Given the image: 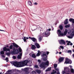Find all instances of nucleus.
Returning <instances> with one entry per match:
<instances>
[{"label": "nucleus", "instance_id": "1", "mask_svg": "<svg viewBox=\"0 0 74 74\" xmlns=\"http://www.w3.org/2000/svg\"><path fill=\"white\" fill-rule=\"evenodd\" d=\"M29 62L27 60L20 62L12 61L10 62V63L16 67H22L25 66H26Z\"/></svg>", "mask_w": 74, "mask_h": 74}, {"label": "nucleus", "instance_id": "2", "mask_svg": "<svg viewBox=\"0 0 74 74\" xmlns=\"http://www.w3.org/2000/svg\"><path fill=\"white\" fill-rule=\"evenodd\" d=\"M51 29H47L46 32H44L42 34L43 36L46 37H48V36L50 35V34H51L49 31H51Z\"/></svg>", "mask_w": 74, "mask_h": 74}, {"label": "nucleus", "instance_id": "3", "mask_svg": "<svg viewBox=\"0 0 74 74\" xmlns=\"http://www.w3.org/2000/svg\"><path fill=\"white\" fill-rule=\"evenodd\" d=\"M12 44L14 47L13 49V51H15L16 54H18V53H19V51H18V50L17 49L15 50V48H17L19 47V46L17 44H16V43H13Z\"/></svg>", "mask_w": 74, "mask_h": 74}, {"label": "nucleus", "instance_id": "4", "mask_svg": "<svg viewBox=\"0 0 74 74\" xmlns=\"http://www.w3.org/2000/svg\"><path fill=\"white\" fill-rule=\"evenodd\" d=\"M57 34L58 37H62L64 36V34L62 33V31L60 29L57 30Z\"/></svg>", "mask_w": 74, "mask_h": 74}, {"label": "nucleus", "instance_id": "5", "mask_svg": "<svg viewBox=\"0 0 74 74\" xmlns=\"http://www.w3.org/2000/svg\"><path fill=\"white\" fill-rule=\"evenodd\" d=\"M64 71H65L66 73H70V69L68 67H65L64 69Z\"/></svg>", "mask_w": 74, "mask_h": 74}, {"label": "nucleus", "instance_id": "6", "mask_svg": "<svg viewBox=\"0 0 74 74\" xmlns=\"http://www.w3.org/2000/svg\"><path fill=\"white\" fill-rule=\"evenodd\" d=\"M45 63L44 62H42L40 65V67L41 68H44V69H45Z\"/></svg>", "mask_w": 74, "mask_h": 74}, {"label": "nucleus", "instance_id": "7", "mask_svg": "<svg viewBox=\"0 0 74 74\" xmlns=\"http://www.w3.org/2000/svg\"><path fill=\"white\" fill-rule=\"evenodd\" d=\"M29 38L31 39V40H32L33 42H37V39H36L34 37L32 38L29 37Z\"/></svg>", "mask_w": 74, "mask_h": 74}, {"label": "nucleus", "instance_id": "8", "mask_svg": "<svg viewBox=\"0 0 74 74\" xmlns=\"http://www.w3.org/2000/svg\"><path fill=\"white\" fill-rule=\"evenodd\" d=\"M59 43L61 45H63V44L65 45V44H66V42L64 41V40H61L59 42Z\"/></svg>", "mask_w": 74, "mask_h": 74}, {"label": "nucleus", "instance_id": "9", "mask_svg": "<svg viewBox=\"0 0 74 74\" xmlns=\"http://www.w3.org/2000/svg\"><path fill=\"white\" fill-rule=\"evenodd\" d=\"M3 51L4 52H5V51H10V49L8 48L7 49L6 47H4L3 48Z\"/></svg>", "mask_w": 74, "mask_h": 74}, {"label": "nucleus", "instance_id": "10", "mask_svg": "<svg viewBox=\"0 0 74 74\" xmlns=\"http://www.w3.org/2000/svg\"><path fill=\"white\" fill-rule=\"evenodd\" d=\"M64 60V57H60L58 59V61L60 63L61 62Z\"/></svg>", "mask_w": 74, "mask_h": 74}, {"label": "nucleus", "instance_id": "11", "mask_svg": "<svg viewBox=\"0 0 74 74\" xmlns=\"http://www.w3.org/2000/svg\"><path fill=\"white\" fill-rule=\"evenodd\" d=\"M42 36L44 37L42 34H41V35H40L38 36V37H39V41H41L42 40Z\"/></svg>", "mask_w": 74, "mask_h": 74}, {"label": "nucleus", "instance_id": "12", "mask_svg": "<svg viewBox=\"0 0 74 74\" xmlns=\"http://www.w3.org/2000/svg\"><path fill=\"white\" fill-rule=\"evenodd\" d=\"M34 45L36 46V47L38 49L40 48V45L37 43H35Z\"/></svg>", "mask_w": 74, "mask_h": 74}, {"label": "nucleus", "instance_id": "13", "mask_svg": "<svg viewBox=\"0 0 74 74\" xmlns=\"http://www.w3.org/2000/svg\"><path fill=\"white\" fill-rule=\"evenodd\" d=\"M68 32V30L67 29H65L64 32V36H66V34H67V32Z\"/></svg>", "mask_w": 74, "mask_h": 74}, {"label": "nucleus", "instance_id": "14", "mask_svg": "<svg viewBox=\"0 0 74 74\" xmlns=\"http://www.w3.org/2000/svg\"><path fill=\"white\" fill-rule=\"evenodd\" d=\"M27 3L28 5H30V6H32V1H28Z\"/></svg>", "mask_w": 74, "mask_h": 74}, {"label": "nucleus", "instance_id": "15", "mask_svg": "<svg viewBox=\"0 0 74 74\" xmlns=\"http://www.w3.org/2000/svg\"><path fill=\"white\" fill-rule=\"evenodd\" d=\"M69 21L70 22H72L73 23H74V19L70 18L69 19Z\"/></svg>", "mask_w": 74, "mask_h": 74}, {"label": "nucleus", "instance_id": "16", "mask_svg": "<svg viewBox=\"0 0 74 74\" xmlns=\"http://www.w3.org/2000/svg\"><path fill=\"white\" fill-rule=\"evenodd\" d=\"M69 23H68V19L66 18L64 21V24L65 25H67Z\"/></svg>", "mask_w": 74, "mask_h": 74}, {"label": "nucleus", "instance_id": "17", "mask_svg": "<svg viewBox=\"0 0 74 74\" xmlns=\"http://www.w3.org/2000/svg\"><path fill=\"white\" fill-rule=\"evenodd\" d=\"M24 71H25L26 73H29L28 72V69L27 68H26L24 69Z\"/></svg>", "mask_w": 74, "mask_h": 74}, {"label": "nucleus", "instance_id": "18", "mask_svg": "<svg viewBox=\"0 0 74 74\" xmlns=\"http://www.w3.org/2000/svg\"><path fill=\"white\" fill-rule=\"evenodd\" d=\"M32 49H36V47L35 46V45H32Z\"/></svg>", "mask_w": 74, "mask_h": 74}, {"label": "nucleus", "instance_id": "19", "mask_svg": "<svg viewBox=\"0 0 74 74\" xmlns=\"http://www.w3.org/2000/svg\"><path fill=\"white\" fill-rule=\"evenodd\" d=\"M59 27L61 30H63V26H62V25H59Z\"/></svg>", "mask_w": 74, "mask_h": 74}, {"label": "nucleus", "instance_id": "20", "mask_svg": "<svg viewBox=\"0 0 74 74\" xmlns=\"http://www.w3.org/2000/svg\"><path fill=\"white\" fill-rule=\"evenodd\" d=\"M66 42L67 43V45H70V44L71 43V42L70 41H68V40H66ZM67 42H68L67 43Z\"/></svg>", "mask_w": 74, "mask_h": 74}, {"label": "nucleus", "instance_id": "21", "mask_svg": "<svg viewBox=\"0 0 74 74\" xmlns=\"http://www.w3.org/2000/svg\"><path fill=\"white\" fill-rule=\"evenodd\" d=\"M51 67H50V68H48V69H46L45 71H51Z\"/></svg>", "mask_w": 74, "mask_h": 74}, {"label": "nucleus", "instance_id": "22", "mask_svg": "<svg viewBox=\"0 0 74 74\" xmlns=\"http://www.w3.org/2000/svg\"><path fill=\"white\" fill-rule=\"evenodd\" d=\"M45 65H47V66H48V64H49V61L48 60L46 62H45Z\"/></svg>", "mask_w": 74, "mask_h": 74}, {"label": "nucleus", "instance_id": "23", "mask_svg": "<svg viewBox=\"0 0 74 74\" xmlns=\"http://www.w3.org/2000/svg\"><path fill=\"white\" fill-rule=\"evenodd\" d=\"M32 58H36V55H35V54L33 53L32 54Z\"/></svg>", "mask_w": 74, "mask_h": 74}, {"label": "nucleus", "instance_id": "24", "mask_svg": "<svg viewBox=\"0 0 74 74\" xmlns=\"http://www.w3.org/2000/svg\"><path fill=\"white\" fill-rule=\"evenodd\" d=\"M47 57H45L43 59V61H44L45 62V61H46V60H47Z\"/></svg>", "mask_w": 74, "mask_h": 74}, {"label": "nucleus", "instance_id": "25", "mask_svg": "<svg viewBox=\"0 0 74 74\" xmlns=\"http://www.w3.org/2000/svg\"><path fill=\"white\" fill-rule=\"evenodd\" d=\"M67 63H68V64H71L72 63V61H71V60H69L68 61Z\"/></svg>", "mask_w": 74, "mask_h": 74}, {"label": "nucleus", "instance_id": "26", "mask_svg": "<svg viewBox=\"0 0 74 74\" xmlns=\"http://www.w3.org/2000/svg\"><path fill=\"white\" fill-rule=\"evenodd\" d=\"M13 46H13L12 45H10V46L9 47V48L10 49H12L13 48Z\"/></svg>", "mask_w": 74, "mask_h": 74}, {"label": "nucleus", "instance_id": "27", "mask_svg": "<svg viewBox=\"0 0 74 74\" xmlns=\"http://www.w3.org/2000/svg\"><path fill=\"white\" fill-rule=\"evenodd\" d=\"M0 54L1 55H4V51H1Z\"/></svg>", "mask_w": 74, "mask_h": 74}, {"label": "nucleus", "instance_id": "28", "mask_svg": "<svg viewBox=\"0 0 74 74\" xmlns=\"http://www.w3.org/2000/svg\"><path fill=\"white\" fill-rule=\"evenodd\" d=\"M18 49L19 51V52H22V49L21 48V47H19V48Z\"/></svg>", "mask_w": 74, "mask_h": 74}, {"label": "nucleus", "instance_id": "29", "mask_svg": "<svg viewBox=\"0 0 74 74\" xmlns=\"http://www.w3.org/2000/svg\"><path fill=\"white\" fill-rule=\"evenodd\" d=\"M45 56L46 57H47V54H45V53H43L42 54V56L43 57H44Z\"/></svg>", "mask_w": 74, "mask_h": 74}, {"label": "nucleus", "instance_id": "30", "mask_svg": "<svg viewBox=\"0 0 74 74\" xmlns=\"http://www.w3.org/2000/svg\"><path fill=\"white\" fill-rule=\"evenodd\" d=\"M71 73H73L74 74V69H71Z\"/></svg>", "mask_w": 74, "mask_h": 74}, {"label": "nucleus", "instance_id": "31", "mask_svg": "<svg viewBox=\"0 0 74 74\" xmlns=\"http://www.w3.org/2000/svg\"><path fill=\"white\" fill-rule=\"evenodd\" d=\"M11 53L12 54H16V53L15 52V50H13L11 52Z\"/></svg>", "mask_w": 74, "mask_h": 74}, {"label": "nucleus", "instance_id": "32", "mask_svg": "<svg viewBox=\"0 0 74 74\" xmlns=\"http://www.w3.org/2000/svg\"><path fill=\"white\" fill-rule=\"evenodd\" d=\"M17 58L18 59H21V56H19V55H18V56H17Z\"/></svg>", "mask_w": 74, "mask_h": 74}, {"label": "nucleus", "instance_id": "33", "mask_svg": "<svg viewBox=\"0 0 74 74\" xmlns=\"http://www.w3.org/2000/svg\"><path fill=\"white\" fill-rule=\"evenodd\" d=\"M65 27L66 28H68V27H70V25H66L65 26Z\"/></svg>", "mask_w": 74, "mask_h": 74}, {"label": "nucleus", "instance_id": "34", "mask_svg": "<svg viewBox=\"0 0 74 74\" xmlns=\"http://www.w3.org/2000/svg\"><path fill=\"white\" fill-rule=\"evenodd\" d=\"M57 66H58V65L56 64H54V69L56 68V67H57Z\"/></svg>", "mask_w": 74, "mask_h": 74}, {"label": "nucleus", "instance_id": "35", "mask_svg": "<svg viewBox=\"0 0 74 74\" xmlns=\"http://www.w3.org/2000/svg\"><path fill=\"white\" fill-rule=\"evenodd\" d=\"M74 35V31H73L71 34V36H73Z\"/></svg>", "mask_w": 74, "mask_h": 74}, {"label": "nucleus", "instance_id": "36", "mask_svg": "<svg viewBox=\"0 0 74 74\" xmlns=\"http://www.w3.org/2000/svg\"><path fill=\"white\" fill-rule=\"evenodd\" d=\"M23 40L24 41V42H26V37H24Z\"/></svg>", "mask_w": 74, "mask_h": 74}, {"label": "nucleus", "instance_id": "37", "mask_svg": "<svg viewBox=\"0 0 74 74\" xmlns=\"http://www.w3.org/2000/svg\"><path fill=\"white\" fill-rule=\"evenodd\" d=\"M36 72L37 73L40 74V73H41V71H40V70H36Z\"/></svg>", "mask_w": 74, "mask_h": 74}, {"label": "nucleus", "instance_id": "38", "mask_svg": "<svg viewBox=\"0 0 74 74\" xmlns=\"http://www.w3.org/2000/svg\"><path fill=\"white\" fill-rule=\"evenodd\" d=\"M72 51L71 50H69L67 51L68 53H71Z\"/></svg>", "mask_w": 74, "mask_h": 74}, {"label": "nucleus", "instance_id": "39", "mask_svg": "<svg viewBox=\"0 0 74 74\" xmlns=\"http://www.w3.org/2000/svg\"><path fill=\"white\" fill-rule=\"evenodd\" d=\"M40 54H41V53H38L36 55L37 56H40Z\"/></svg>", "mask_w": 74, "mask_h": 74}, {"label": "nucleus", "instance_id": "40", "mask_svg": "<svg viewBox=\"0 0 74 74\" xmlns=\"http://www.w3.org/2000/svg\"><path fill=\"white\" fill-rule=\"evenodd\" d=\"M53 74H56V71H55V70H53Z\"/></svg>", "mask_w": 74, "mask_h": 74}, {"label": "nucleus", "instance_id": "41", "mask_svg": "<svg viewBox=\"0 0 74 74\" xmlns=\"http://www.w3.org/2000/svg\"><path fill=\"white\" fill-rule=\"evenodd\" d=\"M6 55L8 56H10V53H6Z\"/></svg>", "mask_w": 74, "mask_h": 74}, {"label": "nucleus", "instance_id": "42", "mask_svg": "<svg viewBox=\"0 0 74 74\" xmlns=\"http://www.w3.org/2000/svg\"><path fill=\"white\" fill-rule=\"evenodd\" d=\"M34 67L35 68H36L37 69L38 68V66L37 65H36L34 66Z\"/></svg>", "mask_w": 74, "mask_h": 74}, {"label": "nucleus", "instance_id": "43", "mask_svg": "<svg viewBox=\"0 0 74 74\" xmlns=\"http://www.w3.org/2000/svg\"><path fill=\"white\" fill-rule=\"evenodd\" d=\"M12 58L13 59H16V57L15 56H13Z\"/></svg>", "mask_w": 74, "mask_h": 74}, {"label": "nucleus", "instance_id": "44", "mask_svg": "<svg viewBox=\"0 0 74 74\" xmlns=\"http://www.w3.org/2000/svg\"><path fill=\"white\" fill-rule=\"evenodd\" d=\"M66 71H62V74H64L66 73Z\"/></svg>", "mask_w": 74, "mask_h": 74}, {"label": "nucleus", "instance_id": "45", "mask_svg": "<svg viewBox=\"0 0 74 74\" xmlns=\"http://www.w3.org/2000/svg\"><path fill=\"white\" fill-rule=\"evenodd\" d=\"M38 62H39V63H40L41 62V60H38Z\"/></svg>", "mask_w": 74, "mask_h": 74}, {"label": "nucleus", "instance_id": "46", "mask_svg": "<svg viewBox=\"0 0 74 74\" xmlns=\"http://www.w3.org/2000/svg\"><path fill=\"white\" fill-rule=\"evenodd\" d=\"M60 47L61 48H62V49H63V48H64L63 46H60Z\"/></svg>", "mask_w": 74, "mask_h": 74}, {"label": "nucleus", "instance_id": "47", "mask_svg": "<svg viewBox=\"0 0 74 74\" xmlns=\"http://www.w3.org/2000/svg\"><path fill=\"white\" fill-rule=\"evenodd\" d=\"M68 61V58H66L65 62H67Z\"/></svg>", "mask_w": 74, "mask_h": 74}, {"label": "nucleus", "instance_id": "48", "mask_svg": "<svg viewBox=\"0 0 74 74\" xmlns=\"http://www.w3.org/2000/svg\"><path fill=\"white\" fill-rule=\"evenodd\" d=\"M34 5H37V4H38V3H37V2H35L34 3Z\"/></svg>", "mask_w": 74, "mask_h": 74}, {"label": "nucleus", "instance_id": "49", "mask_svg": "<svg viewBox=\"0 0 74 74\" xmlns=\"http://www.w3.org/2000/svg\"><path fill=\"white\" fill-rule=\"evenodd\" d=\"M19 56H22V53H19Z\"/></svg>", "mask_w": 74, "mask_h": 74}, {"label": "nucleus", "instance_id": "50", "mask_svg": "<svg viewBox=\"0 0 74 74\" xmlns=\"http://www.w3.org/2000/svg\"><path fill=\"white\" fill-rule=\"evenodd\" d=\"M55 70H56V71H59V69L58 68H55Z\"/></svg>", "mask_w": 74, "mask_h": 74}, {"label": "nucleus", "instance_id": "51", "mask_svg": "<svg viewBox=\"0 0 74 74\" xmlns=\"http://www.w3.org/2000/svg\"><path fill=\"white\" fill-rule=\"evenodd\" d=\"M1 56H2V58H5V56H4V55H1Z\"/></svg>", "mask_w": 74, "mask_h": 74}, {"label": "nucleus", "instance_id": "52", "mask_svg": "<svg viewBox=\"0 0 74 74\" xmlns=\"http://www.w3.org/2000/svg\"><path fill=\"white\" fill-rule=\"evenodd\" d=\"M5 60H8V58L6 57L5 59Z\"/></svg>", "mask_w": 74, "mask_h": 74}, {"label": "nucleus", "instance_id": "53", "mask_svg": "<svg viewBox=\"0 0 74 74\" xmlns=\"http://www.w3.org/2000/svg\"><path fill=\"white\" fill-rule=\"evenodd\" d=\"M49 52L47 51V55H48V54H49Z\"/></svg>", "mask_w": 74, "mask_h": 74}, {"label": "nucleus", "instance_id": "54", "mask_svg": "<svg viewBox=\"0 0 74 74\" xmlns=\"http://www.w3.org/2000/svg\"><path fill=\"white\" fill-rule=\"evenodd\" d=\"M68 37L69 38H71V37H70V36H68Z\"/></svg>", "mask_w": 74, "mask_h": 74}, {"label": "nucleus", "instance_id": "55", "mask_svg": "<svg viewBox=\"0 0 74 74\" xmlns=\"http://www.w3.org/2000/svg\"><path fill=\"white\" fill-rule=\"evenodd\" d=\"M67 63H68V61H67L66 62H64V64H65V63H66V64H68Z\"/></svg>", "mask_w": 74, "mask_h": 74}, {"label": "nucleus", "instance_id": "56", "mask_svg": "<svg viewBox=\"0 0 74 74\" xmlns=\"http://www.w3.org/2000/svg\"><path fill=\"white\" fill-rule=\"evenodd\" d=\"M69 45H73V43H71H71Z\"/></svg>", "mask_w": 74, "mask_h": 74}, {"label": "nucleus", "instance_id": "57", "mask_svg": "<svg viewBox=\"0 0 74 74\" xmlns=\"http://www.w3.org/2000/svg\"><path fill=\"white\" fill-rule=\"evenodd\" d=\"M38 53H41V52H40V50H38Z\"/></svg>", "mask_w": 74, "mask_h": 74}, {"label": "nucleus", "instance_id": "58", "mask_svg": "<svg viewBox=\"0 0 74 74\" xmlns=\"http://www.w3.org/2000/svg\"><path fill=\"white\" fill-rule=\"evenodd\" d=\"M57 74H60V73H59V72H57L56 73Z\"/></svg>", "mask_w": 74, "mask_h": 74}, {"label": "nucleus", "instance_id": "59", "mask_svg": "<svg viewBox=\"0 0 74 74\" xmlns=\"http://www.w3.org/2000/svg\"><path fill=\"white\" fill-rule=\"evenodd\" d=\"M0 31H2L3 32H5V31L3 30H1V29H0Z\"/></svg>", "mask_w": 74, "mask_h": 74}, {"label": "nucleus", "instance_id": "60", "mask_svg": "<svg viewBox=\"0 0 74 74\" xmlns=\"http://www.w3.org/2000/svg\"><path fill=\"white\" fill-rule=\"evenodd\" d=\"M70 66L71 68H72V67H73V66H72L71 65H70Z\"/></svg>", "mask_w": 74, "mask_h": 74}, {"label": "nucleus", "instance_id": "61", "mask_svg": "<svg viewBox=\"0 0 74 74\" xmlns=\"http://www.w3.org/2000/svg\"><path fill=\"white\" fill-rule=\"evenodd\" d=\"M59 53V54H62V52H60Z\"/></svg>", "mask_w": 74, "mask_h": 74}, {"label": "nucleus", "instance_id": "62", "mask_svg": "<svg viewBox=\"0 0 74 74\" xmlns=\"http://www.w3.org/2000/svg\"><path fill=\"white\" fill-rule=\"evenodd\" d=\"M26 39L27 40L28 39H29V38H28V37H27L26 38Z\"/></svg>", "mask_w": 74, "mask_h": 74}, {"label": "nucleus", "instance_id": "63", "mask_svg": "<svg viewBox=\"0 0 74 74\" xmlns=\"http://www.w3.org/2000/svg\"><path fill=\"white\" fill-rule=\"evenodd\" d=\"M58 49H60V50H61V48L60 47H59Z\"/></svg>", "mask_w": 74, "mask_h": 74}, {"label": "nucleus", "instance_id": "64", "mask_svg": "<svg viewBox=\"0 0 74 74\" xmlns=\"http://www.w3.org/2000/svg\"><path fill=\"white\" fill-rule=\"evenodd\" d=\"M73 57L74 58V53L73 55Z\"/></svg>", "mask_w": 74, "mask_h": 74}]
</instances>
